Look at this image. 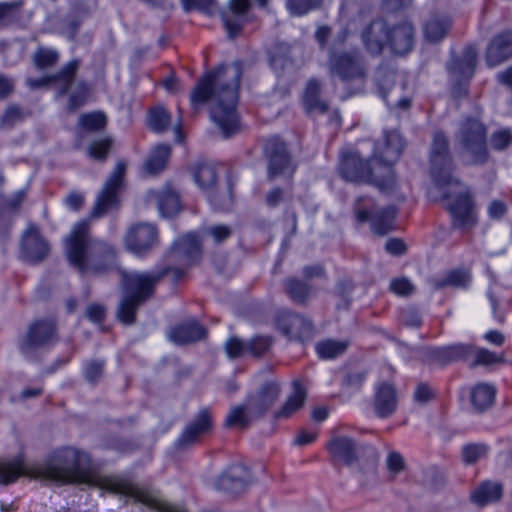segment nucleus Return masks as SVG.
Segmentation results:
<instances>
[{
  "instance_id": "obj_1",
  "label": "nucleus",
  "mask_w": 512,
  "mask_h": 512,
  "mask_svg": "<svg viewBox=\"0 0 512 512\" xmlns=\"http://www.w3.org/2000/svg\"><path fill=\"white\" fill-rule=\"evenodd\" d=\"M242 71V64L239 61L218 66L198 80L190 96L194 107L210 102L211 119L224 137H229L239 130L237 103Z\"/></svg>"
},
{
  "instance_id": "obj_2",
  "label": "nucleus",
  "mask_w": 512,
  "mask_h": 512,
  "mask_svg": "<svg viewBox=\"0 0 512 512\" xmlns=\"http://www.w3.org/2000/svg\"><path fill=\"white\" fill-rule=\"evenodd\" d=\"M430 173L435 185L442 190L449 202V211L453 226L465 229L476 223L473 213L472 197L468 187L453 176L454 160L450 151V141L443 131H435L429 150Z\"/></svg>"
},
{
  "instance_id": "obj_3",
  "label": "nucleus",
  "mask_w": 512,
  "mask_h": 512,
  "mask_svg": "<svg viewBox=\"0 0 512 512\" xmlns=\"http://www.w3.org/2000/svg\"><path fill=\"white\" fill-rule=\"evenodd\" d=\"M66 255L81 274H106L119 267L116 247L105 240L93 238L89 220L76 223L65 240Z\"/></svg>"
},
{
  "instance_id": "obj_4",
  "label": "nucleus",
  "mask_w": 512,
  "mask_h": 512,
  "mask_svg": "<svg viewBox=\"0 0 512 512\" xmlns=\"http://www.w3.org/2000/svg\"><path fill=\"white\" fill-rule=\"evenodd\" d=\"M172 274V266L153 272H122V283L125 294L117 309V317L131 325L136 320L138 307L152 297L156 285L166 276Z\"/></svg>"
},
{
  "instance_id": "obj_5",
  "label": "nucleus",
  "mask_w": 512,
  "mask_h": 512,
  "mask_svg": "<svg viewBox=\"0 0 512 512\" xmlns=\"http://www.w3.org/2000/svg\"><path fill=\"white\" fill-rule=\"evenodd\" d=\"M201 233V237L194 232L187 233L178 238L170 248L167 259L170 263L177 264V267H172L174 280H179L187 268L200 261L204 238L211 237L216 244H220L231 236V228L218 224L203 228Z\"/></svg>"
},
{
  "instance_id": "obj_6",
  "label": "nucleus",
  "mask_w": 512,
  "mask_h": 512,
  "mask_svg": "<svg viewBox=\"0 0 512 512\" xmlns=\"http://www.w3.org/2000/svg\"><path fill=\"white\" fill-rule=\"evenodd\" d=\"M372 167L370 160L364 159L357 151H344L340 155L338 172L347 182L367 183L382 193H390L396 187V176L393 169L387 167V174L377 163Z\"/></svg>"
},
{
  "instance_id": "obj_7",
  "label": "nucleus",
  "mask_w": 512,
  "mask_h": 512,
  "mask_svg": "<svg viewBox=\"0 0 512 512\" xmlns=\"http://www.w3.org/2000/svg\"><path fill=\"white\" fill-rule=\"evenodd\" d=\"M457 159L462 166H482L490 158L487 128L479 120L467 118L455 135Z\"/></svg>"
},
{
  "instance_id": "obj_8",
  "label": "nucleus",
  "mask_w": 512,
  "mask_h": 512,
  "mask_svg": "<svg viewBox=\"0 0 512 512\" xmlns=\"http://www.w3.org/2000/svg\"><path fill=\"white\" fill-rule=\"evenodd\" d=\"M88 455L72 447L58 450L50 463L40 468L45 479L62 482H83L87 477Z\"/></svg>"
},
{
  "instance_id": "obj_9",
  "label": "nucleus",
  "mask_w": 512,
  "mask_h": 512,
  "mask_svg": "<svg viewBox=\"0 0 512 512\" xmlns=\"http://www.w3.org/2000/svg\"><path fill=\"white\" fill-rule=\"evenodd\" d=\"M99 487L114 494L131 497L136 502L142 503L150 509L158 512H187L183 507L175 506L162 500L149 488L139 486L126 477H104L99 480Z\"/></svg>"
},
{
  "instance_id": "obj_10",
  "label": "nucleus",
  "mask_w": 512,
  "mask_h": 512,
  "mask_svg": "<svg viewBox=\"0 0 512 512\" xmlns=\"http://www.w3.org/2000/svg\"><path fill=\"white\" fill-rule=\"evenodd\" d=\"M353 211L358 223L369 222L372 231L378 235H385L394 228L397 210L393 206L375 210L373 199L361 196L355 200Z\"/></svg>"
},
{
  "instance_id": "obj_11",
  "label": "nucleus",
  "mask_w": 512,
  "mask_h": 512,
  "mask_svg": "<svg viewBox=\"0 0 512 512\" xmlns=\"http://www.w3.org/2000/svg\"><path fill=\"white\" fill-rule=\"evenodd\" d=\"M126 168L127 164L124 160H119L116 163L114 170L97 196L90 214L91 218H101L107 213L120 208L121 200L119 193L124 186Z\"/></svg>"
},
{
  "instance_id": "obj_12",
  "label": "nucleus",
  "mask_w": 512,
  "mask_h": 512,
  "mask_svg": "<svg viewBox=\"0 0 512 512\" xmlns=\"http://www.w3.org/2000/svg\"><path fill=\"white\" fill-rule=\"evenodd\" d=\"M328 69L331 76H337L343 82H358L363 84L367 69L359 51L337 53L330 51Z\"/></svg>"
},
{
  "instance_id": "obj_13",
  "label": "nucleus",
  "mask_w": 512,
  "mask_h": 512,
  "mask_svg": "<svg viewBox=\"0 0 512 512\" xmlns=\"http://www.w3.org/2000/svg\"><path fill=\"white\" fill-rule=\"evenodd\" d=\"M57 324L53 318L38 319L28 327L19 342L21 353L32 358L37 349L54 344L57 341Z\"/></svg>"
},
{
  "instance_id": "obj_14",
  "label": "nucleus",
  "mask_w": 512,
  "mask_h": 512,
  "mask_svg": "<svg viewBox=\"0 0 512 512\" xmlns=\"http://www.w3.org/2000/svg\"><path fill=\"white\" fill-rule=\"evenodd\" d=\"M159 243L158 228L156 225L148 222L131 225L123 238L125 249L138 257H146Z\"/></svg>"
},
{
  "instance_id": "obj_15",
  "label": "nucleus",
  "mask_w": 512,
  "mask_h": 512,
  "mask_svg": "<svg viewBox=\"0 0 512 512\" xmlns=\"http://www.w3.org/2000/svg\"><path fill=\"white\" fill-rule=\"evenodd\" d=\"M264 156L268 162V179L274 180L278 176L291 179L296 171L286 144L279 137L268 138L263 147Z\"/></svg>"
},
{
  "instance_id": "obj_16",
  "label": "nucleus",
  "mask_w": 512,
  "mask_h": 512,
  "mask_svg": "<svg viewBox=\"0 0 512 512\" xmlns=\"http://www.w3.org/2000/svg\"><path fill=\"white\" fill-rule=\"evenodd\" d=\"M50 252L48 241L42 236L40 227L29 223L20 239V258L30 264L43 262Z\"/></svg>"
},
{
  "instance_id": "obj_17",
  "label": "nucleus",
  "mask_w": 512,
  "mask_h": 512,
  "mask_svg": "<svg viewBox=\"0 0 512 512\" xmlns=\"http://www.w3.org/2000/svg\"><path fill=\"white\" fill-rule=\"evenodd\" d=\"M404 149V141L398 131L385 133L382 145H377L373 151L371 160L380 166V169L387 174V167L393 169V165L400 158Z\"/></svg>"
},
{
  "instance_id": "obj_18",
  "label": "nucleus",
  "mask_w": 512,
  "mask_h": 512,
  "mask_svg": "<svg viewBox=\"0 0 512 512\" xmlns=\"http://www.w3.org/2000/svg\"><path fill=\"white\" fill-rule=\"evenodd\" d=\"M213 428V417L209 408H202L185 427L177 440V446L185 448L200 441Z\"/></svg>"
},
{
  "instance_id": "obj_19",
  "label": "nucleus",
  "mask_w": 512,
  "mask_h": 512,
  "mask_svg": "<svg viewBox=\"0 0 512 512\" xmlns=\"http://www.w3.org/2000/svg\"><path fill=\"white\" fill-rule=\"evenodd\" d=\"M372 407L377 417H391L398 407V391L395 385L385 381L378 383L374 388Z\"/></svg>"
},
{
  "instance_id": "obj_20",
  "label": "nucleus",
  "mask_w": 512,
  "mask_h": 512,
  "mask_svg": "<svg viewBox=\"0 0 512 512\" xmlns=\"http://www.w3.org/2000/svg\"><path fill=\"white\" fill-rule=\"evenodd\" d=\"M280 385L266 382L261 388L247 398V409L252 417H262L276 402L280 394Z\"/></svg>"
},
{
  "instance_id": "obj_21",
  "label": "nucleus",
  "mask_w": 512,
  "mask_h": 512,
  "mask_svg": "<svg viewBox=\"0 0 512 512\" xmlns=\"http://www.w3.org/2000/svg\"><path fill=\"white\" fill-rule=\"evenodd\" d=\"M277 326L283 334L296 340L304 341L313 335L311 321L292 312L281 313L277 318Z\"/></svg>"
},
{
  "instance_id": "obj_22",
  "label": "nucleus",
  "mask_w": 512,
  "mask_h": 512,
  "mask_svg": "<svg viewBox=\"0 0 512 512\" xmlns=\"http://www.w3.org/2000/svg\"><path fill=\"white\" fill-rule=\"evenodd\" d=\"M512 57V30L495 35L489 42L485 61L487 66L496 67Z\"/></svg>"
},
{
  "instance_id": "obj_23",
  "label": "nucleus",
  "mask_w": 512,
  "mask_h": 512,
  "mask_svg": "<svg viewBox=\"0 0 512 512\" xmlns=\"http://www.w3.org/2000/svg\"><path fill=\"white\" fill-rule=\"evenodd\" d=\"M390 27L384 20H373L362 32V41L372 55H380L388 45Z\"/></svg>"
},
{
  "instance_id": "obj_24",
  "label": "nucleus",
  "mask_w": 512,
  "mask_h": 512,
  "mask_svg": "<svg viewBox=\"0 0 512 512\" xmlns=\"http://www.w3.org/2000/svg\"><path fill=\"white\" fill-rule=\"evenodd\" d=\"M147 201L157 205L162 216L170 217L181 209L179 192L171 184L165 185L161 190H152L147 194Z\"/></svg>"
},
{
  "instance_id": "obj_25",
  "label": "nucleus",
  "mask_w": 512,
  "mask_h": 512,
  "mask_svg": "<svg viewBox=\"0 0 512 512\" xmlns=\"http://www.w3.org/2000/svg\"><path fill=\"white\" fill-rule=\"evenodd\" d=\"M250 480L249 470L242 464L230 466L217 480V488L230 494L245 490Z\"/></svg>"
},
{
  "instance_id": "obj_26",
  "label": "nucleus",
  "mask_w": 512,
  "mask_h": 512,
  "mask_svg": "<svg viewBox=\"0 0 512 512\" xmlns=\"http://www.w3.org/2000/svg\"><path fill=\"white\" fill-rule=\"evenodd\" d=\"M477 62V49L474 46H467L461 57H453L447 69L450 76L456 81L469 80L475 72Z\"/></svg>"
},
{
  "instance_id": "obj_27",
  "label": "nucleus",
  "mask_w": 512,
  "mask_h": 512,
  "mask_svg": "<svg viewBox=\"0 0 512 512\" xmlns=\"http://www.w3.org/2000/svg\"><path fill=\"white\" fill-rule=\"evenodd\" d=\"M206 336L207 329L196 319H189L177 324L170 329L168 334L169 339L178 345L194 343L205 339Z\"/></svg>"
},
{
  "instance_id": "obj_28",
  "label": "nucleus",
  "mask_w": 512,
  "mask_h": 512,
  "mask_svg": "<svg viewBox=\"0 0 512 512\" xmlns=\"http://www.w3.org/2000/svg\"><path fill=\"white\" fill-rule=\"evenodd\" d=\"M414 27L408 21H402L389 30L388 46L393 53L404 55L412 50Z\"/></svg>"
},
{
  "instance_id": "obj_29",
  "label": "nucleus",
  "mask_w": 512,
  "mask_h": 512,
  "mask_svg": "<svg viewBox=\"0 0 512 512\" xmlns=\"http://www.w3.org/2000/svg\"><path fill=\"white\" fill-rule=\"evenodd\" d=\"M327 449L335 464L343 463L347 466L357 461L356 445L352 438L347 436H337L328 444Z\"/></svg>"
},
{
  "instance_id": "obj_30",
  "label": "nucleus",
  "mask_w": 512,
  "mask_h": 512,
  "mask_svg": "<svg viewBox=\"0 0 512 512\" xmlns=\"http://www.w3.org/2000/svg\"><path fill=\"white\" fill-rule=\"evenodd\" d=\"M503 495V486L500 482L486 480L479 483L471 492L470 500L479 507L498 502Z\"/></svg>"
},
{
  "instance_id": "obj_31",
  "label": "nucleus",
  "mask_w": 512,
  "mask_h": 512,
  "mask_svg": "<svg viewBox=\"0 0 512 512\" xmlns=\"http://www.w3.org/2000/svg\"><path fill=\"white\" fill-rule=\"evenodd\" d=\"M472 347L464 344H454L439 348L431 349L429 356L432 361L440 365H446L448 363L466 360L471 356Z\"/></svg>"
},
{
  "instance_id": "obj_32",
  "label": "nucleus",
  "mask_w": 512,
  "mask_h": 512,
  "mask_svg": "<svg viewBox=\"0 0 512 512\" xmlns=\"http://www.w3.org/2000/svg\"><path fill=\"white\" fill-rule=\"evenodd\" d=\"M80 60L74 59L66 63L57 73L52 74V84L57 88V95L64 96L71 89L80 68Z\"/></svg>"
},
{
  "instance_id": "obj_33",
  "label": "nucleus",
  "mask_w": 512,
  "mask_h": 512,
  "mask_svg": "<svg viewBox=\"0 0 512 512\" xmlns=\"http://www.w3.org/2000/svg\"><path fill=\"white\" fill-rule=\"evenodd\" d=\"M321 83L317 79H310L307 82L304 96L303 105L309 113L324 114L328 111V103L320 98Z\"/></svg>"
},
{
  "instance_id": "obj_34",
  "label": "nucleus",
  "mask_w": 512,
  "mask_h": 512,
  "mask_svg": "<svg viewBox=\"0 0 512 512\" xmlns=\"http://www.w3.org/2000/svg\"><path fill=\"white\" fill-rule=\"evenodd\" d=\"M306 399V392L302 384L298 381L293 383V392L288 397L284 405L275 413L277 419L289 418L295 412L302 408Z\"/></svg>"
},
{
  "instance_id": "obj_35",
  "label": "nucleus",
  "mask_w": 512,
  "mask_h": 512,
  "mask_svg": "<svg viewBox=\"0 0 512 512\" xmlns=\"http://www.w3.org/2000/svg\"><path fill=\"white\" fill-rule=\"evenodd\" d=\"M285 293L298 304H306L313 295V287L298 278H288L284 282Z\"/></svg>"
},
{
  "instance_id": "obj_36",
  "label": "nucleus",
  "mask_w": 512,
  "mask_h": 512,
  "mask_svg": "<svg viewBox=\"0 0 512 512\" xmlns=\"http://www.w3.org/2000/svg\"><path fill=\"white\" fill-rule=\"evenodd\" d=\"M171 156V147L166 144L157 145L145 162V170L151 174H158L166 168Z\"/></svg>"
},
{
  "instance_id": "obj_37",
  "label": "nucleus",
  "mask_w": 512,
  "mask_h": 512,
  "mask_svg": "<svg viewBox=\"0 0 512 512\" xmlns=\"http://www.w3.org/2000/svg\"><path fill=\"white\" fill-rule=\"evenodd\" d=\"M194 180L204 191H212L217 184L218 174L213 164L198 163L193 172Z\"/></svg>"
},
{
  "instance_id": "obj_38",
  "label": "nucleus",
  "mask_w": 512,
  "mask_h": 512,
  "mask_svg": "<svg viewBox=\"0 0 512 512\" xmlns=\"http://www.w3.org/2000/svg\"><path fill=\"white\" fill-rule=\"evenodd\" d=\"M450 26L451 22L446 17H431L424 26V36L429 42H439L446 36Z\"/></svg>"
},
{
  "instance_id": "obj_39",
  "label": "nucleus",
  "mask_w": 512,
  "mask_h": 512,
  "mask_svg": "<svg viewBox=\"0 0 512 512\" xmlns=\"http://www.w3.org/2000/svg\"><path fill=\"white\" fill-rule=\"evenodd\" d=\"M349 346L348 340L326 339L317 343L316 352L321 359H334L343 355Z\"/></svg>"
},
{
  "instance_id": "obj_40",
  "label": "nucleus",
  "mask_w": 512,
  "mask_h": 512,
  "mask_svg": "<svg viewBox=\"0 0 512 512\" xmlns=\"http://www.w3.org/2000/svg\"><path fill=\"white\" fill-rule=\"evenodd\" d=\"M147 123L152 131L162 133L170 126L171 114L163 106L153 107L149 110Z\"/></svg>"
},
{
  "instance_id": "obj_41",
  "label": "nucleus",
  "mask_w": 512,
  "mask_h": 512,
  "mask_svg": "<svg viewBox=\"0 0 512 512\" xmlns=\"http://www.w3.org/2000/svg\"><path fill=\"white\" fill-rule=\"evenodd\" d=\"M495 390L492 386L487 384L477 385L471 393V400L474 407L482 411L488 408L494 400Z\"/></svg>"
},
{
  "instance_id": "obj_42",
  "label": "nucleus",
  "mask_w": 512,
  "mask_h": 512,
  "mask_svg": "<svg viewBox=\"0 0 512 512\" xmlns=\"http://www.w3.org/2000/svg\"><path fill=\"white\" fill-rule=\"evenodd\" d=\"M470 281L469 274L464 270H452L444 278L433 280L435 289H442L446 286L465 287Z\"/></svg>"
},
{
  "instance_id": "obj_43",
  "label": "nucleus",
  "mask_w": 512,
  "mask_h": 512,
  "mask_svg": "<svg viewBox=\"0 0 512 512\" xmlns=\"http://www.w3.org/2000/svg\"><path fill=\"white\" fill-rule=\"evenodd\" d=\"M247 16L235 13L221 12V19L229 38L234 39L240 35L246 23Z\"/></svg>"
},
{
  "instance_id": "obj_44",
  "label": "nucleus",
  "mask_w": 512,
  "mask_h": 512,
  "mask_svg": "<svg viewBox=\"0 0 512 512\" xmlns=\"http://www.w3.org/2000/svg\"><path fill=\"white\" fill-rule=\"evenodd\" d=\"M59 60L57 50L47 47H38L33 55V63L38 69L52 68Z\"/></svg>"
},
{
  "instance_id": "obj_45",
  "label": "nucleus",
  "mask_w": 512,
  "mask_h": 512,
  "mask_svg": "<svg viewBox=\"0 0 512 512\" xmlns=\"http://www.w3.org/2000/svg\"><path fill=\"white\" fill-rule=\"evenodd\" d=\"M254 419H257V417H252L250 415L246 403L243 406H235L231 409L225 419V425L227 427H246Z\"/></svg>"
},
{
  "instance_id": "obj_46",
  "label": "nucleus",
  "mask_w": 512,
  "mask_h": 512,
  "mask_svg": "<svg viewBox=\"0 0 512 512\" xmlns=\"http://www.w3.org/2000/svg\"><path fill=\"white\" fill-rule=\"evenodd\" d=\"M323 0H286V8L291 16H303L319 8Z\"/></svg>"
},
{
  "instance_id": "obj_47",
  "label": "nucleus",
  "mask_w": 512,
  "mask_h": 512,
  "mask_svg": "<svg viewBox=\"0 0 512 512\" xmlns=\"http://www.w3.org/2000/svg\"><path fill=\"white\" fill-rule=\"evenodd\" d=\"M488 446L481 443L467 444L462 448V458L466 464H474L485 458L488 454Z\"/></svg>"
},
{
  "instance_id": "obj_48",
  "label": "nucleus",
  "mask_w": 512,
  "mask_h": 512,
  "mask_svg": "<svg viewBox=\"0 0 512 512\" xmlns=\"http://www.w3.org/2000/svg\"><path fill=\"white\" fill-rule=\"evenodd\" d=\"M113 145V140L109 137L93 141L87 148L88 155L97 161H105Z\"/></svg>"
},
{
  "instance_id": "obj_49",
  "label": "nucleus",
  "mask_w": 512,
  "mask_h": 512,
  "mask_svg": "<svg viewBox=\"0 0 512 512\" xmlns=\"http://www.w3.org/2000/svg\"><path fill=\"white\" fill-rule=\"evenodd\" d=\"M23 474L22 466L19 462L0 461V484H10L15 482Z\"/></svg>"
},
{
  "instance_id": "obj_50",
  "label": "nucleus",
  "mask_w": 512,
  "mask_h": 512,
  "mask_svg": "<svg viewBox=\"0 0 512 512\" xmlns=\"http://www.w3.org/2000/svg\"><path fill=\"white\" fill-rule=\"evenodd\" d=\"M106 116L103 113H89L81 115L80 125L89 131H100L106 126Z\"/></svg>"
},
{
  "instance_id": "obj_51",
  "label": "nucleus",
  "mask_w": 512,
  "mask_h": 512,
  "mask_svg": "<svg viewBox=\"0 0 512 512\" xmlns=\"http://www.w3.org/2000/svg\"><path fill=\"white\" fill-rule=\"evenodd\" d=\"M471 355L475 356V361L472 363V366L477 365H492L497 363H502L504 358L502 355H498L492 351H489L484 348L474 349L472 347Z\"/></svg>"
},
{
  "instance_id": "obj_52",
  "label": "nucleus",
  "mask_w": 512,
  "mask_h": 512,
  "mask_svg": "<svg viewBox=\"0 0 512 512\" xmlns=\"http://www.w3.org/2000/svg\"><path fill=\"white\" fill-rule=\"evenodd\" d=\"M512 144V131L503 128L495 131L490 137L491 148L495 151H504Z\"/></svg>"
},
{
  "instance_id": "obj_53",
  "label": "nucleus",
  "mask_w": 512,
  "mask_h": 512,
  "mask_svg": "<svg viewBox=\"0 0 512 512\" xmlns=\"http://www.w3.org/2000/svg\"><path fill=\"white\" fill-rule=\"evenodd\" d=\"M105 362L103 360H90L84 366V377L91 383H97L104 374Z\"/></svg>"
},
{
  "instance_id": "obj_54",
  "label": "nucleus",
  "mask_w": 512,
  "mask_h": 512,
  "mask_svg": "<svg viewBox=\"0 0 512 512\" xmlns=\"http://www.w3.org/2000/svg\"><path fill=\"white\" fill-rule=\"evenodd\" d=\"M24 118L25 114L19 106L14 104L9 105L1 117V126L10 128L17 122L22 121Z\"/></svg>"
},
{
  "instance_id": "obj_55",
  "label": "nucleus",
  "mask_w": 512,
  "mask_h": 512,
  "mask_svg": "<svg viewBox=\"0 0 512 512\" xmlns=\"http://www.w3.org/2000/svg\"><path fill=\"white\" fill-rule=\"evenodd\" d=\"M88 87L85 82H79L75 88V90L69 96L68 109L70 111H75L79 107H81L87 97Z\"/></svg>"
},
{
  "instance_id": "obj_56",
  "label": "nucleus",
  "mask_w": 512,
  "mask_h": 512,
  "mask_svg": "<svg viewBox=\"0 0 512 512\" xmlns=\"http://www.w3.org/2000/svg\"><path fill=\"white\" fill-rule=\"evenodd\" d=\"M272 344V340L268 336H256L248 342V353L253 356H261L266 353Z\"/></svg>"
},
{
  "instance_id": "obj_57",
  "label": "nucleus",
  "mask_w": 512,
  "mask_h": 512,
  "mask_svg": "<svg viewBox=\"0 0 512 512\" xmlns=\"http://www.w3.org/2000/svg\"><path fill=\"white\" fill-rule=\"evenodd\" d=\"M225 350L230 358H238L248 353V343L243 342L237 337H231L225 344Z\"/></svg>"
},
{
  "instance_id": "obj_58",
  "label": "nucleus",
  "mask_w": 512,
  "mask_h": 512,
  "mask_svg": "<svg viewBox=\"0 0 512 512\" xmlns=\"http://www.w3.org/2000/svg\"><path fill=\"white\" fill-rule=\"evenodd\" d=\"M185 11L193 9L204 13H211L215 0H182Z\"/></svg>"
},
{
  "instance_id": "obj_59",
  "label": "nucleus",
  "mask_w": 512,
  "mask_h": 512,
  "mask_svg": "<svg viewBox=\"0 0 512 512\" xmlns=\"http://www.w3.org/2000/svg\"><path fill=\"white\" fill-rule=\"evenodd\" d=\"M434 397V390L425 383L418 384L413 395L414 401L421 404L431 401Z\"/></svg>"
},
{
  "instance_id": "obj_60",
  "label": "nucleus",
  "mask_w": 512,
  "mask_h": 512,
  "mask_svg": "<svg viewBox=\"0 0 512 512\" xmlns=\"http://www.w3.org/2000/svg\"><path fill=\"white\" fill-rule=\"evenodd\" d=\"M390 289L397 295L407 296L414 291L412 283L406 278L394 279L390 283Z\"/></svg>"
},
{
  "instance_id": "obj_61",
  "label": "nucleus",
  "mask_w": 512,
  "mask_h": 512,
  "mask_svg": "<svg viewBox=\"0 0 512 512\" xmlns=\"http://www.w3.org/2000/svg\"><path fill=\"white\" fill-rule=\"evenodd\" d=\"M18 6L19 4L16 2L0 3V25H5L15 17L14 12Z\"/></svg>"
},
{
  "instance_id": "obj_62",
  "label": "nucleus",
  "mask_w": 512,
  "mask_h": 512,
  "mask_svg": "<svg viewBox=\"0 0 512 512\" xmlns=\"http://www.w3.org/2000/svg\"><path fill=\"white\" fill-rule=\"evenodd\" d=\"M385 249L391 255L400 256L406 252L407 247L403 240L391 238L387 240Z\"/></svg>"
},
{
  "instance_id": "obj_63",
  "label": "nucleus",
  "mask_w": 512,
  "mask_h": 512,
  "mask_svg": "<svg viewBox=\"0 0 512 512\" xmlns=\"http://www.w3.org/2000/svg\"><path fill=\"white\" fill-rule=\"evenodd\" d=\"M366 377H367L366 371L350 373L346 376L344 383L349 388L359 389L365 382Z\"/></svg>"
},
{
  "instance_id": "obj_64",
  "label": "nucleus",
  "mask_w": 512,
  "mask_h": 512,
  "mask_svg": "<svg viewBox=\"0 0 512 512\" xmlns=\"http://www.w3.org/2000/svg\"><path fill=\"white\" fill-rule=\"evenodd\" d=\"M387 467L388 470L394 474L399 473L404 469V459L397 452L389 453L387 457Z\"/></svg>"
}]
</instances>
